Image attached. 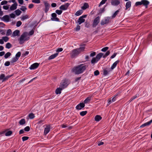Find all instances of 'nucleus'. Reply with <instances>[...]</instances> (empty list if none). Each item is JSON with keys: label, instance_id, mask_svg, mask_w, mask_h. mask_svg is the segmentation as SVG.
Here are the masks:
<instances>
[{"label": "nucleus", "instance_id": "nucleus-64", "mask_svg": "<svg viewBox=\"0 0 152 152\" xmlns=\"http://www.w3.org/2000/svg\"><path fill=\"white\" fill-rule=\"evenodd\" d=\"M63 49L62 48H58V49L56 50V52H61L63 51Z\"/></svg>", "mask_w": 152, "mask_h": 152}, {"label": "nucleus", "instance_id": "nucleus-44", "mask_svg": "<svg viewBox=\"0 0 152 152\" xmlns=\"http://www.w3.org/2000/svg\"><path fill=\"white\" fill-rule=\"evenodd\" d=\"M62 12V11L61 10H57L56 11V13H57L58 15H60L61 14Z\"/></svg>", "mask_w": 152, "mask_h": 152}, {"label": "nucleus", "instance_id": "nucleus-33", "mask_svg": "<svg viewBox=\"0 0 152 152\" xmlns=\"http://www.w3.org/2000/svg\"><path fill=\"white\" fill-rule=\"evenodd\" d=\"M26 123L25 120L24 119H22L20 121L19 123L20 125H23Z\"/></svg>", "mask_w": 152, "mask_h": 152}, {"label": "nucleus", "instance_id": "nucleus-17", "mask_svg": "<svg viewBox=\"0 0 152 152\" xmlns=\"http://www.w3.org/2000/svg\"><path fill=\"white\" fill-rule=\"evenodd\" d=\"M1 19L2 20L5 21L7 22H8L9 21L10 17L9 15H6L4 16L1 18Z\"/></svg>", "mask_w": 152, "mask_h": 152}, {"label": "nucleus", "instance_id": "nucleus-32", "mask_svg": "<svg viewBox=\"0 0 152 152\" xmlns=\"http://www.w3.org/2000/svg\"><path fill=\"white\" fill-rule=\"evenodd\" d=\"M120 9H119L118 10H116L114 13L113 14V15L112 16V18H114L118 14V12H119V10Z\"/></svg>", "mask_w": 152, "mask_h": 152}, {"label": "nucleus", "instance_id": "nucleus-31", "mask_svg": "<svg viewBox=\"0 0 152 152\" xmlns=\"http://www.w3.org/2000/svg\"><path fill=\"white\" fill-rule=\"evenodd\" d=\"M98 60L96 58V57H93L91 61V63L92 64H94L98 61Z\"/></svg>", "mask_w": 152, "mask_h": 152}, {"label": "nucleus", "instance_id": "nucleus-16", "mask_svg": "<svg viewBox=\"0 0 152 152\" xmlns=\"http://www.w3.org/2000/svg\"><path fill=\"white\" fill-rule=\"evenodd\" d=\"M142 3L143 5L145 6V8H147L148 5L149 4V2L147 0H142Z\"/></svg>", "mask_w": 152, "mask_h": 152}, {"label": "nucleus", "instance_id": "nucleus-50", "mask_svg": "<svg viewBox=\"0 0 152 152\" xmlns=\"http://www.w3.org/2000/svg\"><path fill=\"white\" fill-rule=\"evenodd\" d=\"M29 138V137L27 136H24L22 137V140L23 141H24L28 140Z\"/></svg>", "mask_w": 152, "mask_h": 152}, {"label": "nucleus", "instance_id": "nucleus-27", "mask_svg": "<svg viewBox=\"0 0 152 152\" xmlns=\"http://www.w3.org/2000/svg\"><path fill=\"white\" fill-rule=\"evenodd\" d=\"M102 119V117L100 115H96L95 117V121H99Z\"/></svg>", "mask_w": 152, "mask_h": 152}, {"label": "nucleus", "instance_id": "nucleus-51", "mask_svg": "<svg viewBox=\"0 0 152 152\" xmlns=\"http://www.w3.org/2000/svg\"><path fill=\"white\" fill-rule=\"evenodd\" d=\"M108 48H109L108 47H105L102 48L101 50V51L102 52H105L108 50Z\"/></svg>", "mask_w": 152, "mask_h": 152}, {"label": "nucleus", "instance_id": "nucleus-59", "mask_svg": "<svg viewBox=\"0 0 152 152\" xmlns=\"http://www.w3.org/2000/svg\"><path fill=\"white\" fill-rule=\"evenodd\" d=\"M10 17L11 18H15V15L13 13H12L10 14Z\"/></svg>", "mask_w": 152, "mask_h": 152}, {"label": "nucleus", "instance_id": "nucleus-24", "mask_svg": "<svg viewBox=\"0 0 152 152\" xmlns=\"http://www.w3.org/2000/svg\"><path fill=\"white\" fill-rule=\"evenodd\" d=\"M58 53H56L51 55L48 58V60H50L51 59H53V58L56 57L58 56Z\"/></svg>", "mask_w": 152, "mask_h": 152}, {"label": "nucleus", "instance_id": "nucleus-19", "mask_svg": "<svg viewBox=\"0 0 152 152\" xmlns=\"http://www.w3.org/2000/svg\"><path fill=\"white\" fill-rule=\"evenodd\" d=\"M17 5L18 4L17 3H14L10 7V10L12 11L16 9L17 8Z\"/></svg>", "mask_w": 152, "mask_h": 152}, {"label": "nucleus", "instance_id": "nucleus-25", "mask_svg": "<svg viewBox=\"0 0 152 152\" xmlns=\"http://www.w3.org/2000/svg\"><path fill=\"white\" fill-rule=\"evenodd\" d=\"M89 7V6L88 3H85L83 5L82 7L81 8L83 10H85L86 9L88 8Z\"/></svg>", "mask_w": 152, "mask_h": 152}, {"label": "nucleus", "instance_id": "nucleus-1", "mask_svg": "<svg viewBox=\"0 0 152 152\" xmlns=\"http://www.w3.org/2000/svg\"><path fill=\"white\" fill-rule=\"evenodd\" d=\"M85 46V44H83L81 45L79 48H77L72 50L70 54L71 58H74L77 57L81 52L84 50Z\"/></svg>", "mask_w": 152, "mask_h": 152}, {"label": "nucleus", "instance_id": "nucleus-49", "mask_svg": "<svg viewBox=\"0 0 152 152\" xmlns=\"http://www.w3.org/2000/svg\"><path fill=\"white\" fill-rule=\"evenodd\" d=\"M107 0H102L100 3V4L99 6L100 7L101 5L105 4L106 2L107 1Z\"/></svg>", "mask_w": 152, "mask_h": 152}, {"label": "nucleus", "instance_id": "nucleus-63", "mask_svg": "<svg viewBox=\"0 0 152 152\" xmlns=\"http://www.w3.org/2000/svg\"><path fill=\"white\" fill-rule=\"evenodd\" d=\"M80 29V26L79 25H78L76 26V27L75 29V30L76 31H78Z\"/></svg>", "mask_w": 152, "mask_h": 152}, {"label": "nucleus", "instance_id": "nucleus-40", "mask_svg": "<svg viewBox=\"0 0 152 152\" xmlns=\"http://www.w3.org/2000/svg\"><path fill=\"white\" fill-rule=\"evenodd\" d=\"M34 115L32 113H30L28 115L29 118L31 119H32L34 117Z\"/></svg>", "mask_w": 152, "mask_h": 152}, {"label": "nucleus", "instance_id": "nucleus-21", "mask_svg": "<svg viewBox=\"0 0 152 152\" xmlns=\"http://www.w3.org/2000/svg\"><path fill=\"white\" fill-rule=\"evenodd\" d=\"M85 21V19L81 18V17H80L78 20H77V22L78 23L79 25H80L82 23L84 22Z\"/></svg>", "mask_w": 152, "mask_h": 152}, {"label": "nucleus", "instance_id": "nucleus-5", "mask_svg": "<svg viewBox=\"0 0 152 152\" xmlns=\"http://www.w3.org/2000/svg\"><path fill=\"white\" fill-rule=\"evenodd\" d=\"M69 83L68 80L65 79L62 80L60 83V87L64 89L66 88L69 84Z\"/></svg>", "mask_w": 152, "mask_h": 152}, {"label": "nucleus", "instance_id": "nucleus-45", "mask_svg": "<svg viewBox=\"0 0 152 152\" xmlns=\"http://www.w3.org/2000/svg\"><path fill=\"white\" fill-rule=\"evenodd\" d=\"M21 53L20 52H18V53L16 54L15 57L19 59V57H20L21 56Z\"/></svg>", "mask_w": 152, "mask_h": 152}, {"label": "nucleus", "instance_id": "nucleus-47", "mask_svg": "<svg viewBox=\"0 0 152 152\" xmlns=\"http://www.w3.org/2000/svg\"><path fill=\"white\" fill-rule=\"evenodd\" d=\"M90 54V56L93 57L95 56L96 55V53L95 52L91 51Z\"/></svg>", "mask_w": 152, "mask_h": 152}, {"label": "nucleus", "instance_id": "nucleus-11", "mask_svg": "<svg viewBox=\"0 0 152 152\" xmlns=\"http://www.w3.org/2000/svg\"><path fill=\"white\" fill-rule=\"evenodd\" d=\"M70 4L68 3H66V4L64 5H61L59 7V9L61 10H66L68 7L70 5Z\"/></svg>", "mask_w": 152, "mask_h": 152}, {"label": "nucleus", "instance_id": "nucleus-42", "mask_svg": "<svg viewBox=\"0 0 152 152\" xmlns=\"http://www.w3.org/2000/svg\"><path fill=\"white\" fill-rule=\"evenodd\" d=\"M12 33V31L10 29H9L7 30L6 35L7 36H10Z\"/></svg>", "mask_w": 152, "mask_h": 152}, {"label": "nucleus", "instance_id": "nucleus-22", "mask_svg": "<svg viewBox=\"0 0 152 152\" xmlns=\"http://www.w3.org/2000/svg\"><path fill=\"white\" fill-rule=\"evenodd\" d=\"M131 6V2L130 1H127L126 4V9L125 10H127L128 9L130 8Z\"/></svg>", "mask_w": 152, "mask_h": 152}, {"label": "nucleus", "instance_id": "nucleus-48", "mask_svg": "<svg viewBox=\"0 0 152 152\" xmlns=\"http://www.w3.org/2000/svg\"><path fill=\"white\" fill-rule=\"evenodd\" d=\"M142 5V0L141 1L137 2L135 4V5L136 6H138V5Z\"/></svg>", "mask_w": 152, "mask_h": 152}, {"label": "nucleus", "instance_id": "nucleus-39", "mask_svg": "<svg viewBox=\"0 0 152 152\" xmlns=\"http://www.w3.org/2000/svg\"><path fill=\"white\" fill-rule=\"evenodd\" d=\"M11 55V53L10 52H7L4 55V57L5 58H8Z\"/></svg>", "mask_w": 152, "mask_h": 152}, {"label": "nucleus", "instance_id": "nucleus-60", "mask_svg": "<svg viewBox=\"0 0 152 152\" xmlns=\"http://www.w3.org/2000/svg\"><path fill=\"white\" fill-rule=\"evenodd\" d=\"M7 3V1L4 0L2 1L1 2V5H2L4 4H6Z\"/></svg>", "mask_w": 152, "mask_h": 152}, {"label": "nucleus", "instance_id": "nucleus-54", "mask_svg": "<svg viewBox=\"0 0 152 152\" xmlns=\"http://www.w3.org/2000/svg\"><path fill=\"white\" fill-rule=\"evenodd\" d=\"M3 39L5 42H7L9 39V38L7 37H2Z\"/></svg>", "mask_w": 152, "mask_h": 152}, {"label": "nucleus", "instance_id": "nucleus-43", "mask_svg": "<svg viewBox=\"0 0 152 152\" xmlns=\"http://www.w3.org/2000/svg\"><path fill=\"white\" fill-rule=\"evenodd\" d=\"M87 112L86 111H83L80 112V115L82 116H84L87 114Z\"/></svg>", "mask_w": 152, "mask_h": 152}, {"label": "nucleus", "instance_id": "nucleus-37", "mask_svg": "<svg viewBox=\"0 0 152 152\" xmlns=\"http://www.w3.org/2000/svg\"><path fill=\"white\" fill-rule=\"evenodd\" d=\"M12 47V45H11V44L9 42H8L6 44V48H7L9 49V48H11Z\"/></svg>", "mask_w": 152, "mask_h": 152}, {"label": "nucleus", "instance_id": "nucleus-61", "mask_svg": "<svg viewBox=\"0 0 152 152\" xmlns=\"http://www.w3.org/2000/svg\"><path fill=\"white\" fill-rule=\"evenodd\" d=\"M34 30H32L29 32V34L28 35H32L34 34Z\"/></svg>", "mask_w": 152, "mask_h": 152}, {"label": "nucleus", "instance_id": "nucleus-6", "mask_svg": "<svg viewBox=\"0 0 152 152\" xmlns=\"http://www.w3.org/2000/svg\"><path fill=\"white\" fill-rule=\"evenodd\" d=\"M13 75H8L5 77L4 74H1L0 75V80H2V82H3L7 80L9 78L11 77Z\"/></svg>", "mask_w": 152, "mask_h": 152}, {"label": "nucleus", "instance_id": "nucleus-12", "mask_svg": "<svg viewBox=\"0 0 152 152\" xmlns=\"http://www.w3.org/2000/svg\"><path fill=\"white\" fill-rule=\"evenodd\" d=\"M85 106L84 103L83 102L80 103L78 104L76 107V108L78 110H80L83 108Z\"/></svg>", "mask_w": 152, "mask_h": 152}, {"label": "nucleus", "instance_id": "nucleus-2", "mask_svg": "<svg viewBox=\"0 0 152 152\" xmlns=\"http://www.w3.org/2000/svg\"><path fill=\"white\" fill-rule=\"evenodd\" d=\"M86 68V65L81 64L74 67L72 69V71L75 74H79L82 73Z\"/></svg>", "mask_w": 152, "mask_h": 152}, {"label": "nucleus", "instance_id": "nucleus-46", "mask_svg": "<svg viewBox=\"0 0 152 152\" xmlns=\"http://www.w3.org/2000/svg\"><path fill=\"white\" fill-rule=\"evenodd\" d=\"M32 2L35 3L39 4L40 3L41 1L40 0H32Z\"/></svg>", "mask_w": 152, "mask_h": 152}, {"label": "nucleus", "instance_id": "nucleus-52", "mask_svg": "<svg viewBox=\"0 0 152 152\" xmlns=\"http://www.w3.org/2000/svg\"><path fill=\"white\" fill-rule=\"evenodd\" d=\"M22 24V22L20 21H18L16 23V26L18 27H19Z\"/></svg>", "mask_w": 152, "mask_h": 152}, {"label": "nucleus", "instance_id": "nucleus-28", "mask_svg": "<svg viewBox=\"0 0 152 152\" xmlns=\"http://www.w3.org/2000/svg\"><path fill=\"white\" fill-rule=\"evenodd\" d=\"M139 94H136L134 96H133L128 101V102L129 103H130L133 100L135 99L137 97H138L139 96Z\"/></svg>", "mask_w": 152, "mask_h": 152}, {"label": "nucleus", "instance_id": "nucleus-4", "mask_svg": "<svg viewBox=\"0 0 152 152\" xmlns=\"http://www.w3.org/2000/svg\"><path fill=\"white\" fill-rule=\"evenodd\" d=\"M110 51H107L105 54L103 55V53H100L97 55L96 57L97 60L99 61L101 57L103 56V57L104 58L106 57L110 54Z\"/></svg>", "mask_w": 152, "mask_h": 152}, {"label": "nucleus", "instance_id": "nucleus-53", "mask_svg": "<svg viewBox=\"0 0 152 152\" xmlns=\"http://www.w3.org/2000/svg\"><path fill=\"white\" fill-rule=\"evenodd\" d=\"M104 8H100V10H99V14H102V13H103L104 11Z\"/></svg>", "mask_w": 152, "mask_h": 152}, {"label": "nucleus", "instance_id": "nucleus-20", "mask_svg": "<svg viewBox=\"0 0 152 152\" xmlns=\"http://www.w3.org/2000/svg\"><path fill=\"white\" fill-rule=\"evenodd\" d=\"M20 31L18 30H16L13 33L12 35L13 37H16L19 35Z\"/></svg>", "mask_w": 152, "mask_h": 152}, {"label": "nucleus", "instance_id": "nucleus-58", "mask_svg": "<svg viewBox=\"0 0 152 152\" xmlns=\"http://www.w3.org/2000/svg\"><path fill=\"white\" fill-rule=\"evenodd\" d=\"M85 26L86 28H89L90 26V24L89 23L86 22L85 23Z\"/></svg>", "mask_w": 152, "mask_h": 152}, {"label": "nucleus", "instance_id": "nucleus-26", "mask_svg": "<svg viewBox=\"0 0 152 152\" xmlns=\"http://www.w3.org/2000/svg\"><path fill=\"white\" fill-rule=\"evenodd\" d=\"M63 89L61 88L60 87L57 88L56 90L55 93L57 94H60L61 93V91Z\"/></svg>", "mask_w": 152, "mask_h": 152}, {"label": "nucleus", "instance_id": "nucleus-38", "mask_svg": "<svg viewBox=\"0 0 152 152\" xmlns=\"http://www.w3.org/2000/svg\"><path fill=\"white\" fill-rule=\"evenodd\" d=\"M109 71H108L106 69H104L103 72V75L104 76L107 75L109 74Z\"/></svg>", "mask_w": 152, "mask_h": 152}, {"label": "nucleus", "instance_id": "nucleus-34", "mask_svg": "<svg viewBox=\"0 0 152 152\" xmlns=\"http://www.w3.org/2000/svg\"><path fill=\"white\" fill-rule=\"evenodd\" d=\"M15 14L17 16L19 15L22 12L21 11H20L18 9L16 10L15 11Z\"/></svg>", "mask_w": 152, "mask_h": 152}, {"label": "nucleus", "instance_id": "nucleus-30", "mask_svg": "<svg viewBox=\"0 0 152 152\" xmlns=\"http://www.w3.org/2000/svg\"><path fill=\"white\" fill-rule=\"evenodd\" d=\"M83 12V11L82 10H80L77 11L75 14V15L77 16H78L81 15Z\"/></svg>", "mask_w": 152, "mask_h": 152}, {"label": "nucleus", "instance_id": "nucleus-62", "mask_svg": "<svg viewBox=\"0 0 152 152\" xmlns=\"http://www.w3.org/2000/svg\"><path fill=\"white\" fill-rule=\"evenodd\" d=\"M117 53H113V54L110 57V58L111 59H112L114 58L117 55Z\"/></svg>", "mask_w": 152, "mask_h": 152}, {"label": "nucleus", "instance_id": "nucleus-29", "mask_svg": "<svg viewBox=\"0 0 152 152\" xmlns=\"http://www.w3.org/2000/svg\"><path fill=\"white\" fill-rule=\"evenodd\" d=\"M91 98V96H88L87 97L84 101V103L87 104L90 101Z\"/></svg>", "mask_w": 152, "mask_h": 152}, {"label": "nucleus", "instance_id": "nucleus-41", "mask_svg": "<svg viewBox=\"0 0 152 152\" xmlns=\"http://www.w3.org/2000/svg\"><path fill=\"white\" fill-rule=\"evenodd\" d=\"M28 18V16L27 15L23 16L21 18V20H24Z\"/></svg>", "mask_w": 152, "mask_h": 152}, {"label": "nucleus", "instance_id": "nucleus-14", "mask_svg": "<svg viewBox=\"0 0 152 152\" xmlns=\"http://www.w3.org/2000/svg\"><path fill=\"white\" fill-rule=\"evenodd\" d=\"M39 65V64L37 63H36L32 64L29 68L30 69H34L37 68Z\"/></svg>", "mask_w": 152, "mask_h": 152}, {"label": "nucleus", "instance_id": "nucleus-3", "mask_svg": "<svg viewBox=\"0 0 152 152\" xmlns=\"http://www.w3.org/2000/svg\"><path fill=\"white\" fill-rule=\"evenodd\" d=\"M28 34L27 32H25L21 35L19 39V43L20 44H23L24 42L27 41L29 39V37H28Z\"/></svg>", "mask_w": 152, "mask_h": 152}, {"label": "nucleus", "instance_id": "nucleus-7", "mask_svg": "<svg viewBox=\"0 0 152 152\" xmlns=\"http://www.w3.org/2000/svg\"><path fill=\"white\" fill-rule=\"evenodd\" d=\"M51 20L52 21H60L59 19L57 17V15L55 13H52L51 15Z\"/></svg>", "mask_w": 152, "mask_h": 152}, {"label": "nucleus", "instance_id": "nucleus-8", "mask_svg": "<svg viewBox=\"0 0 152 152\" xmlns=\"http://www.w3.org/2000/svg\"><path fill=\"white\" fill-rule=\"evenodd\" d=\"M100 18L99 16L96 17L94 20L92 24V26L93 27H95L98 24L99 22Z\"/></svg>", "mask_w": 152, "mask_h": 152}, {"label": "nucleus", "instance_id": "nucleus-18", "mask_svg": "<svg viewBox=\"0 0 152 152\" xmlns=\"http://www.w3.org/2000/svg\"><path fill=\"white\" fill-rule=\"evenodd\" d=\"M152 123V119L150 120V121L144 123V124L142 125L140 127V128L144 127L146 126H149Z\"/></svg>", "mask_w": 152, "mask_h": 152}, {"label": "nucleus", "instance_id": "nucleus-15", "mask_svg": "<svg viewBox=\"0 0 152 152\" xmlns=\"http://www.w3.org/2000/svg\"><path fill=\"white\" fill-rule=\"evenodd\" d=\"M50 125L47 126L45 128L44 134L45 135L48 134L50 131Z\"/></svg>", "mask_w": 152, "mask_h": 152}, {"label": "nucleus", "instance_id": "nucleus-10", "mask_svg": "<svg viewBox=\"0 0 152 152\" xmlns=\"http://www.w3.org/2000/svg\"><path fill=\"white\" fill-rule=\"evenodd\" d=\"M110 18V17H106L104 20H102L101 23L102 25H103L105 24H107L109 22V20Z\"/></svg>", "mask_w": 152, "mask_h": 152}, {"label": "nucleus", "instance_id": "nucleus-56", "mask_svg": "<svg viewBox=\"0 0 152 152\" xmlns=\"http://www.w3.org/2000/svg\"><path fill=\"white\" fill-rule=\"evenodd\" d=\"M20 9L23 11H25L26 10L27 8L26 7L23 6L21 7L20 8Z\"/></svg>", "mask_w": 152, "mask_h": 152}, {"label": "nucleus", "instance_id": "nucleus-36", "mask_svg": "<svg viewBox=\"0 0 152 152\" xmlns=\"http://www.w3.org/2000/svg\"><path fill=\"white\" fill-rule=\"evenodd\" d=\"M12 133V132L11 131H9L6 133L5 135L6 136H9L11 135Z\"/></svg>", "mask_w": 152, "mask_h": 152}, {"label": "nucleus", "instance_id": "nucleus-9", "mask_svg": "<svg viewBox=\"0 0 152 152\" xmlns=\"http://www.w3.org/2000/svg\"><path fill=\"white\" fill-rule=\"evenodd\" d=\"M43 3L45 7L44 10V11L45 13H47L49 9L50 4L46 1H44Z\"/></svg>", "mask_w": 152, "mask_h": 152}, {"label": "nucleus", "instance_id": "nucleus-55", "mask_svg": "<svg viewBox=\"0 0 152 152\" xmlns=\"http://www.w3.org/2000/svg\"><path fill=\"white\" fill-rule=\"evenodd\" d=\"M30 130V127L29 126H27L25 127L24 129V130L25 131L28 132Z\"/></svg>", "mask_w": 152, "mask_h": 152}, {"label": "nucleus", "instance_id": "nucleus-35", "mask_svg": "<svg viewBox=\"0 0 152 152\" xmlns=\"http://www.w3.org/2000/svg\"><path fill=\"white\" fill-rule=\"evenodd\" d=\"M18 59L15 57L13 58L10 61L11 63L16 62Z\"/></svg>", "mask_w": 152, "mask_h": 152}, {"label": "nucleus", "instance_id": "nucleus-57", "mask_svg": "<svg viewBox=\"0 0 152 152\" xmlns=\"http://www.w3.org/2000/svg\"><path fill=\"white\" fill-rule=\"evenodd\" d=\"M94 75L97 76L99 75V72L98 70H96L94 71Z\"/></svg>", "mask_w": 152, "mask_h": 152}, {"label": "nucleus", "instance_id": "nucleus-13", "mask_svg": "<svg viewBox=\"0 0 152 152\" xmlns=\"http://www.w3.org/2000/svg\"><path fill=\"white\" fill-rule=\"evenodd\" d=\"M120 3V0H112L111 4L113 6H117Z\"/></svg>", "mask_w": 152, "mask_h": 152}, {"label": "nucleus", "instance_id": "nucleus-23", "mask_svg": "<svg viewBox=\"0 0 152 152\" xmlns=\"http://www.w3.org/2000/svg\"><path fill=\"white\" fill-rule=\"evenodd\" d=\"M119 62V60H117L113 63L112 65L111 66V69L112 70L115 68L117 66V64Z\"/></svg>", "mask_w": 152, "mask_h": 152}]
</instances>
